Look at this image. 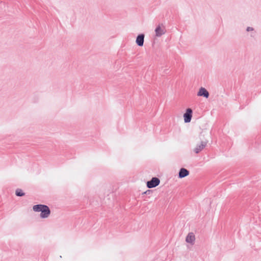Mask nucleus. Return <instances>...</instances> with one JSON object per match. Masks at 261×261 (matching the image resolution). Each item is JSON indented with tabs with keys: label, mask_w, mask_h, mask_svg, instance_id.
<instances>
[{
	"label": "nucleus",
	"mask_w": 261,
	"mask_h": 261,
	"mask_svg": "<svg viewBox=\"0 0 261 261\" xmlns=\"http://www.w3.org/2000/svg\"><path fill=\"white\" fill-rule=\"evenodd\" d=\"M156 37H160L166 33V29L163 24L158 25L155 29Z\"/></svg>",
	"instance_id": "f257e3e1"
},
{
	"label": "nucleus",
	"mask_w": 261,
	"mask_h": 261,
	"mask_svg": "<svg viewBox=\"0 0 261 261\" xmlns=\"http://www.w3.org/2000/svg\"><path fill=\"white\" fill-rule=\"evenodd\" d=\"M160 180L158 178L153 177L150 181L147 182V187L148 188H152L156 187L160 184Z\"/></svg>",
	"instance_id": "f03ea898"
},
{
	"label": "nucleus",
	"mask_w": 261,
	"mask_h": 261,
	"mask_svg": "<svg viewBox=\"0 0 261 261\" xmlns=\"http://www.w3.org/2000/svg\"><path fill=\"white\" fill-rule=\"evenodd\" d=\"M192 117V110L188 108L186 110V113L184 114V121L186 123L190 122Z\"/></svg>",
	"instance_id": "7ed1b4c3"
},
{
	"label": "nucleus",
	"mask_w": 261,
	"mask_h": 261,
	"mask_svg": "<svg viewBox=\"0 0 261 261\" xmlns=\"http://www.w3.org/2000/svg\"><path fill=\"white\" fill-rule=\"evenodd\" d=\"M206 146V143L203 141L200 142L199 144H197L194 149V151L196 153H198L201 150H202Z\"/></svg>",
	"instance_id": "20e7f679"
},
{
	"label": "nucleus",
	"mask_w": 261,
	"mask_h": 261,
	"mask_svg": "<svg viewBox=\"0 0 261 261\" xmlns=\"http://www.w3.org/2000/svg\"><path fill=\"white\" fill-rule=\"evenodd\" d=\"M197 95L199 96H203L205 98H208L209 96V93L204 88L201 87L200 88L197 93Z\"/></svg>",
	"instance_id": "39448f33"
},
{
	"label": "nucleus",
	"mask_w": 261,
	"mask_h": 261,
	"mask_svg": "<svg viewBox=\"0 0 261 261\" xmlns=\"http://www.w3.org/2000/svg\"><path fill=\"white\" fill-rule=\"evenodd\" d=\"M50 214V211L49 207L46 206V207L42 211V212L40 214V217L42 218H47Z\"/></svg>",
	"instance_id": "423d86ee"
},
{
	"label": "nucleus",
	"mask_w": 261,
	"mask_h": 261,
	"mask_svg": "<svg viewBox=\"0 0 261 261\" xmlns=\"http://www.w3.org/2000/svg\"><path fill=\"white\" fill-rule=\"evenodd\" d=\"M144 35L143 34H140L138 36L136 39V43L140 46H142L144 44Z\"/></svg>",
	"instance_id": "0eeeda50"
},
{
	"label": "nucleus",
	"mask_w": 261,
	"mask_h": 261,
	"mask_svg": "<svg viewBox=\"0 0 261 261\" xmlns=\"http://www.w3.org/2000/svg\"><path fill=\"white\" fill-rule=\"evenodd\" d=\"M195 240V236L193 233H189L186 239V241L187 243L193 244Z\"/></svg>",
	"instance_id": "6e6552de"
},
{
	"label": "nucleus",
	"mask_w": 261,
	"mask_h": 261,
	"mask_svg": "<svg viewBox=\"0 0 261 261\" xmlns=\"http://www.w3.org/2000/svg\"><path fill=\"white\" fill-rule=\"evenodd\" d=\"M189 174V171L185 168H181L179 172V177L180 178L187 176Z\"/></svg>",
	"instance_id": "1a4fd4ad"
},
{
	"label": "nucleus",
	"mask_w": 261,
	"mask_h": 261,
	"mask_svg": "<svg viewBox=\"0 0 261 261\" xmlns=\"http://www.w3.org/2000/svg\"><path fill=\"white\" fill-rule=\"evenodd\" d=\"M47 205H43V204H38L34 205L33 207V210L35 212H41L44 209L45 207H46Z\"/></svg>",
	"instance_id": "9d476101"
},
{
	"label": "nucleus",
	"mask_w": 261,
	"mask_h": 261,
	"mask_svg": "<svg viewBox=\"0 0 261 261\" xmlns=\"http://www.w3.org/2000/svg\"><path fill=\"white\" fill-rule=\"evenodd\" d=\"M47 205H43V204H38L34 205L33 207V210L35 212H41L44 209L45 207H46Z\"/></svg>",
	"instance_id": "9b49d317"
},
{
	"label": "nucleus",
	"mask_w": 261,
	"mask_h": 261,
	"mask_svg": "<svg viewBox=\"0 0 261 261\" xmlns=\"http://www.w3.org/2000/svg\"><path fill=\"white\" fill-rule=\"evenodd\" d=\"M16 195L18 196H22L24 195V193L22 192L21 190L17 189L16 191Z\"/></svg>",
	"instance_id": "f8f14e48"
},
{
	"label": "nucleus",
	"mask_w": 261,
	"mask_h": 261,
	"mask_svg": "<svg viewBox=\"0 0 261 261\" xmlns=\"http://www.w3.org/2000/svg\"><path fill=\"white\" fill-rule=\"evenodd\" d=\"M247 31H252L253 30V29L250 27H248L247 29Z\"/></svg>",
	"instance_id": "ddd939ff"
}]
</instances>
